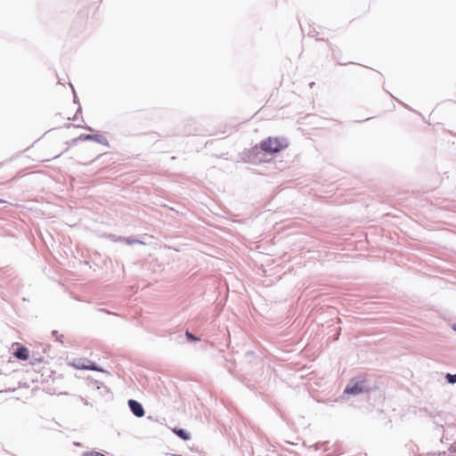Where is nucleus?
Instances as JSON below:
<instances>
[{
	"label": "nucleus",
	"mask_w": 456,
	"mask_h": 456,
	"mask_svg": "<svg viewBox=\"0 0 456 456\" xmlns=\"http://www.w3.org/2000/svg\"><path fill=\"white\" fill-rule=\"evenodd\" d=\"M288 147V142L284 138L268 137L262 141L259 148L265 153H277Z\"/></svg>",
	"instance_id": "1"
},
{
	"label": "nucleus",
	"mask_w": 456,
	"mask_h": 456,
	"mask_svg": "<svg viewBox=\"0 0 456 456\" xmlns=\"http://www.w3.org/2000/svg\"><path fill=\"white\" fill-rule=\"evenodd\" d=\"M13 351V355L21 361H27L29 358V350L26 347L21 346L19 343H13L12 346Z\"/></svg>",
	"instance_id": "2"
},
{
	"label": "nucleus",
	"mask_w": 456,
	"mask_h": 456,
	"mask_svg": "<svg viewBox=\"0 0 456 456\" xmlns=\"http://www.w3.org/2000/svg\"><path fill=\"white\" fill-rule=\"evenodd\" d=\"M69 365L77 370H91L102 371V370L100 368H98L94 362H92L90 361H86V363H85L82 362L81 359L74 360L72 362L69 363Z\"/></svg>",
	"instance_id": "3"
},
{
	"label": "nucleus",
	"mask_w": 456,
	"mask_h": 456,
	"mask_svg": "<svg viewBox=\"0 0 456 456\" xmlns=\"http://www.w3.org/2000/svg\"><path fill=\"white\" fill-rule=\"evenodd\" d=\"M128 405L130 407V410L136 417H142L144 415V410L141 403H139L135 400H129Z\"/></svg>",
	"instance_id": "4"
},
{
	"label": "nucleus",
	"mask_w": 456,
	"mask_h": 456,
	"mask_svg": "<svg viewBox=\"0 0 456 456\" xmlns=\"http://www.w3.org/2000/svg\"><path fill=\"white\" fill-rule=\"evenodd\" d=\"M362 386L360 383H355L354 385H349L346 387L345 393L351 395H357L362 392Z\"/></svg>",
	"instance_id": "5"
},
{
	"label": "nucleus",
	"mask_w": 456,
	"mask_h": 456,
	"mask_svg": "<svg viewBox=\"0 0 456 456\" xmlns=\"http://www.w3.org/2000/svg\"><path fill=\"white\" fill-rule=\"evenodd\" d=\"M174 432L179 436L181 437L183 440H188L190 439V435L184 431L183 429H181V428H175L174 429Z\"/></svg>",
	"instance_id": "6"
},
{
	"label": "nucleus",
	"mask_w": 456,
	"mask_h": 456,
	"mask_svg": "<svg viewBox=\"0 0 456 456\" xmlns=\"http://www.w3.org/2000/svg\"><path fill=\"white\" fill-rule=\"evenodd\" d=\"M44 362V358L43 357H32L31 361H30V363L32 365H35L37 363H40V362Z\"/></svg>",
	"instance_id": "7"
},
{
	"label": "nucleus",
	"mask_w": 456,
	"mask_h": 456,
	"mask_svg": "<svg viewBox=\"0 0 456 456\" xmlns=\"http://www.w3.org/2000/svg\"><path fill=\"white\" fill-rule=\"evenodd\" d=\"M185 336H186L187 339L190 341H198L199 340L198 338H196L193 334H191L189 331H186Z\"/></svg>",
	"instance_id": "8"
},
{
	"label": "nucleus",
	"mask_w": 456,
	"mask_h": 456,
	"mask_svg": "<svg viewBox=\"0 0 456 456\" xmlns=\"http://www.w3.org/2000/svg\"><path fill=\"white\" fill-rule=\"evenodd\" d=\"M446 379L449 383H452V384L456 383V374L455 375L447 374Z\"/></svg>",
	"instance_id": "9"
},
{
	"label": "nucleus",
	"mask_w": 456,
	"mask_h": 456,
	"mask_svg": "<svg viewBox=\"0 0 456 456\" xmlns=\"http://www.w3.org/2000/svg\"><path fill=\"white\" fill-rule=\"evenodd\" d=\"M83 456H105V455H103L102 453H101L99 452H88L84 453Z\"/></svg>",
	"instance_id": "10"
},
{
	"label": "nucleus",
	"mask_w": 456,
	"mask_h": 456,
	"mask_svg": "<svg viewBox=\"0 0 456 456\" xmlns=\"http://www.w3.org/2000/svg\"><path fill=\"white\" fill-rule=\"evenodd\" d=\"M84 139L85 140L93 139V135L87 134V135L84 136Z\"/></svg>",
	"instance_id": "11"
},
{
	"label": "nucleus",
	"mask_w": 456,
	"mask_h": 456,
	"mask_svg": "<svg viewBox=\"0 0 456 456\" xmlns=\"http://www.w3.org/2000/svg\"><path fill=\"white\" fill-rule=\"evenodd\" d=\"M5 201L0 199V203H4Z\"/></svg>",
	"instance_id": "12"
},
{
	"label": "nucleus",
	"mask_w": 456,
	"mask_h": 456,
	"mask_svg": "<svg viewBox=\"0 0 456 456\" xmlns=\"http://www.w3.org/2000/svg\"><path fill=\"white\" fill-rule=\"evenodd\" d=\"M454 330H456V324L453 326Z\"/></svg>",
	"instance_id": "13"
}]
</instances>
